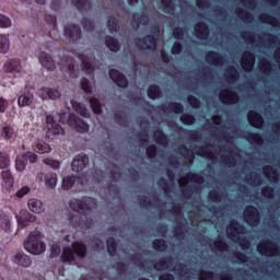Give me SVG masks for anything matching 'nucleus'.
Wrapping results in <instances>:
<instances>
[{
	"mask_svg": "<svg viewBox=\"0 0 280 280\" xmlns=\"http://www.w3.org/2000/svg\"><path fill=\"white\" fill-rule=\"evenodd\" d=\"M75 183H78L79 185H84L82 183V179H80V177L69 175L63 177L61 187L65 191H69V189H71V187H73Z\"/></svg>",
	"mask_w": 280,
	"mask_h": 280,
	"instance_id": "4be33fe9",
	"label": "nucleus"
},
{
	"mask_svg": "<svg viewBox=\"0 0 280 280\" xmlns=\"http://www.w3.org/2000/svg\"><path fill=\"white\" fill-rule=\"evenodd\" d=\"M82 25L86 32H93L95 30V24L90 19H83Z\"/></svg>",
	"mask_w": 280,
	"mask_h": 280,
	"instance_id": "5fc2aeb1",
	"label": "nucleus"
},
{
	"mask_svg": "<svg viewBox=\"0 0 280 280\" xmlns=\"http://www.w3.org/2000/svg\"><path fill=\"white\" fill-rule=\"evenodd\" d=\"M68 125L70 128H72V130H75V132H89V124H86L80 117L75 116V114H70L68 118Z\"/></svg>",
	"mask_w": 280,
	"mask_h": 280,
	"instance_id": "423d86ee",
	"label": "nucleus"
},
{
	"mask_svg": "<svg viewBox=\"0 0 280 280\" xmlns=\"http://www.w3.org/2000/svg\"><path fill=\"white\" fill-rule=\"evenodd\" d=\"M257 250L260 253V255H265L266 257H275V255L279 253L277 245L270 241L260 243L257 246Z\"/></svg>",
	"mask_w": 280,
	"mask_h": 280,
	"instance_id": "6e6552de",
	"label": "nucleus"
},
{
	"mask_svg": "<svg viewBox=\"0 0 280 280\" xmlns=\"http://www.w3.org/2000/svg\"><path fill=\"white\" fill-rule=\"evenodd\" d=\"M44 163L46 165H49L50 167H52V170H59L60 168V162L51 160V159H45Z\"/></svg>",
	"mask_w": 280,
	"mask_h": 280,
	"instance_id": "13d9d810",
	"label": "nucleus"
},
{
	"mask_svg": "<svg viewBox=\"0 0 280 280\" xmlns=\"http://www.w3.org/2000/svg\"><path fill=\"white\" fill-rule=\"evenodd\" d=\"M71 106L78 115H81V117H91V114L84 104L79 103L78 101H71Z\"/></svg>",
	"mask_w": 280,
	"mask_h": 280,
	"instance_id": "c756f323",
	"label": "nucleus"
},
{
	"mask_svg": "<svg viewBox=\"0 0 280 280\" xmlns=\"http://www.w3.org/2000/svg\"><path fill=\"white\" fill-rule=\"evenodd\" d=\"M153 139L155 143H160L161 145H167V137L159 130L154 132Z\"/></svg>",
	"mask_w": 280,
	"mask_h": 280,
	"instance_id": "c03bdc74",
	"label": "nucleus"
},
{
	"mask_svg": "<svg viewBox=\"0 0 280 280\" xmlns=\"http://www.w3.org/2000/svg\"><path fill=\"white\" fill-rule=\"evenodd\" d=\"M154 268L155 270H173L175 272H177V275H179V277H185V275H187V267L186 266H183V265H179V264H176L174 266V259L172 258H167L165 260H162L158 264L154 265Z\"/></svg>",
	"mask_w": 280,
	"mask_h": 280,
	"instance_id": "39448f33",
	"label": "nucleus"
},
{
	"mask_svg": "<svg viewBox=\"0 0 280 280\" xmlns=\"http://www.w3.org/2000/svg\"><path fill=\"white\" fill-rule=\"evenodd\" d=\"M162 10L166 12V14H173L174 4H172V0H162Z\"/></svg>",
	"mask_w": 280,
	"mask_h": 280,
	"instance_id": "de8ad7c7",
	"label": "nucleus"
},
{
	"mask_svg": "<svg viewBox=\"0 0 280 280\" xmlns=\"http://www.w3.org/2000/svg\"><path fill=\"white\" fill-rule=\"evenodd\" d=\"M18 104L21 108L24 106H32V104H34V93L26 90L23 95L18 98Z\"/></svg>",
	"mask_w": 280,
	"mask_h": 280,
	"instance_id": "a211bd4d",
	"label": "nucleus"
},
{
	"mask_svg": "<svg viewBox=\"0 0 280 280\" xmlns=\"http://www.w3.org/2000/svg\"><path fill=\"white\" fill-rule=\"evenodd\" d=\"M81 89L84 91V93H91V85L86 78L81 79Z\"/></svg>",
	"mask_w": 280,
	"mask_h": 280,
	"instance_id": "bf43d9fd",
	"label": "nucleus"
},
{
	"mask_svg": "<svg viewBox=\"0 0 280 280\" xmlns=\"http://www.w3.org/2000/svg\"><path fill=\"white\" fill-rule=\"evenodd\" d=\"M38 60L40 65L47 69V71H54L56 69V62H54V59L49 54L45 51L39 52Z\"/></svg>",
	"mask_w": 280,
	"mask_h": 280,
	"instance_id": "ddd939ff",
	"label": "nucleus"
},
{
	"mask_svg": "<svg viewBox=\"0 0 280 280\" xmlns=\"http://www.w3.org/2000/svg\"><path fill=\"white\" fill-rule=\"evenodd\" d=\"M10 51V38L8 35L0 34V54H8Z\"/></svg>",
	"mask_w": 280,
	"mask_h": 280,
	"instance_id": "f704fd0d",
	"label": "nucleus"
},
{
	"mask_svg": "<svg viewBox=\"0 0 280 280\" xmlns=\"http://www.w3.org/2000/svg\"><path fill=\"white\" fill-rule=\"evenodd\" d=\"M30 211L32 213H43L45 211V206H43V201L32 198L27 202Z\"/></svg>",
	"mask_w": 280,
	"mask_h": 280,
	"instance_id": "bb28decb",
	"label": "nucleus"
},
{
	"mask_svg": "<svg viewBox=\"0 0 280 280\" xmlns=\"http://www.w3.org/2000/svg\"><path fill=\"white\" fill-rule=\"evenodd\" d=\"M0 228H2L3 231L9 233L11 223H10V217L8 214H0Z\"/></svg>",
	"mask_w": 280,
	"mask_h": 280,
	"instance_id": "ea45409f",
	"label": "nucleus"
},
{
	"mask_svg": "<svg viewBox=\"0 0 280 280\" xmlns=\"http://www.w3.org/2000/svg\"><path fill=\"white\" fill-rule=\"evenodd\" d=\"M135 44L140 49H151V50L156 49V38H154V36L152 35H148L143 39L136 38Z\"/></svg>",
	"mask_w": 280,
	"mask_h": 280,
	"instance_id": "9b49d317",
	"label": "nucleus"
},
{
	"mask_svg": "<svg viewBox=\"0 0 280 280\" xmlns=\"http://www.w3.org/2000/svg\"><path fill=\"white\" fill-rule=\"evenodd\" d=\"M107 30L110 32V34H117V32H119V22L115 16L107 18Z\"/></svg>",
	"mask_w": 280,
	"mask_h": 280,
	"instance_id": "72a5a7b5",
	"label": "nucleus"
},
{
	"mask_svg": "<svg viewBox=\"0 0 280 280\" xmlns=\"http://www.w3.org/2000/svg\"><path fill=\"white\" fill-rule=\"evenodd\" d=\"M220 100L223 104H236L237 102V94L230 90H223L220 93Z\"/></svg>",
	"mask_w": 280,
	"mask_h": 280,
	"instance_id": "6ab92c4d",
	"label": "nucleus"
},
{
	"mask_svg": "<svg viewBox=\"0 0 280 280\" xmlns=\"http://www.w3.org/2000/svg\"><path fill=\"white\" fill-rule=\"evenodd\" d=\"M58 255H60V246H58L57 244L52 245L50 247V256L51 257H58Z\"/></svg>",
	"mask_w": 280,
	"mask_h": 280,
	"instance_id": "69168bd1",
	"label": "nucleus"
},
{
	"mask_svg": "<svg viewBox=\"0 0 280 280\" xmlns=\"http://www.w3.org/2000/svg\"><path fill=\"white\" fill-rule=\"evenodd\" d=\"M90 106L96 115H100L102 113V105L100 104V101L97 98H90Z\"/></svg>",
	"mask_w": 280,
	"mask_h": 280,
	"instance_id": "a18cd8bd",
	"label": "nucleus"
},
{
	"mask_svg": "<svg viewBox=\"0 0 280 280\" xmlns=\"http://www.w3.org/2000/svg\"><path fill=\"white\" fill-rule=\"evenodd\" d=\"M61 69L69 73L72 78H78L75 74V61L73 58H66L65 61H61Z\"/></svg>",
	"mask_w": 280,
	"mask_h": 280,
	"instance_id": "412c9836",
	"label": "nucleus"
},
{
	"mask_svg": "<svg viewBox=\"0 0 280 280\" xmlns=\"http://www.w3.org/2000/svg\"><path fill=\"white\" fill-rule=\"evenodd\" d=\"M260 69L264 73H270L272 66L268 61H260Z\"/></svg>",
	"mask_w": 280,
	"mask_h": 280,
	"instance_id": "e2e57ef3",
	"label": "nucleus"
},
{
	"mask_svg": "<svg viewBox=\"0 0 280 280\" xmlns=\"http://www.w3.org/2000/svg\"><path fill=\"white\" fill-rule=\"evenodd\" d=\"M45 185L47 189H56V185H58V175L56 173H47L45 175Z\"/></svg>",
	"mask_w": 280,
	"mask_h": 280,
	"instance_id": "2f4dec72",
	"label": "nucleus"
},
{
	"mask_svg": "<svg viewBox=\"0 0 280 280\" xmlns=\"http://www.w3.org/2000/svg\"><path fill=\"white\" fill-rule=\"evenodd\" d=\"M198 154L199 156H203V159H210L211 161L218 160L215 153L211 151V145L201 149Z\"/></svg>",
	"mask_w": 280,
	"mask_h": 280,
	"instance_id": "e433bc0d",
	"label": "nucleus"
},
{
	"mask_svg": "<svg viewBox=\"0 0 280 280\" xmlns=\"http://www.w3.org/2000/svg\"><path fill=\"white\" fill-rule=\"evenodd\" d=\"M42 100H58L60 98V91L51 88H44L40 90Z\"/></svg>",
	"mask_w": 280,
	"mask_h": 280,
	"instance_id": "5701e85b",
	"label": "nucleus"
},
{
	"mask_svg": "<svg viewBox=\"0 0 280 280\" xmlns=\"http://www.w3.org/2000/svg\"><path fill=\"white\" fill-rule=\"evenodd\" d=\"M205 179H202V176L196 175V174H188L187 179H179L178 183L180 187H189L191 183H196V185H202Z\"/></svg>",
	"mask_w": 280,
	"mask_h": 280,
	"instance_id": "aec40b11",
	"label": "nucleus"
},
{
	"mask_svg": "<svg viewBox=\"0 0 280 280\" xmlns=\"http://www.w3.org/2000/svg\"><path fill=\"white\" fill-rule=\"evenodd\" d=\"M10 167V154L7 152H0V170H7Z\"/></svg>",
	"mask_w": 280,
	"mask_h": 280,
	"instance_id": "a19ab883",
	"label": "nucleus"
},
{
	"mask_svg": "<svg viewBox=\"0 0 280 280\" xmlns=\"http://www.w3.org/2000/svg\"><path fill=\"white\" fill-rule=\"evenodd\" d=\"M262 196H265V198H272L275 196L272 188L270 187L264 188Z\"/></svg>",
	"mask_w": 280,
	"mask_h": 280,
	"instance_id": "774afa93",
	"label": "nucleus"
},
{
	"mask_svg": "<svg viewBox=\"0 0 280 280\" xmlns=\"http://www.w3.org/2000/svg\"><path fill=\"white\" fill-rule=\"evenodd\" d=\"M86 165H89V155L80 153L71 163L72 172H82V170H85Z\"/></svg>",
	"mask_w": 280,
	"mask_h": 280,
	"instance_id": "9d476101",
	"label": "nucleus"
},
{
	"mask_svg": "<svg viewBox=\"0 0 280 280\" xmlns=\"http://www.w3.org/2000/svg\"><path fill=\"white\" fill-rule=\"evenodd\" d=\"M2 137L7 140L10 141L12 137H14V129L10 126H5L2 129Z\"/></svg>",
	"mask_w": 280,
	"mask_h": 280,
	"instance_id": "8fccbe9b",
	"label": "nucleus"
},
{
	"mask_svg": "<svg viewBox=\"0 0 280 280\" xmlns=\"http://www.w3.org/2000/svg\"><path fill=\"white\" fill-rule=\"evenodd\" d=\"M180 120L183 121V124H185L186 126H191V124H194L196 120L194 119V116H189V115H184L180 117Z\"/></svg>",
	"mask_w": 280,
	"mask_h": 280,
	"instance_id": "680f3d73",
	"label": "nucleus"
},
{
	"mask_svg": "<svg viewBox=\"0 0 280 280\" xmlns=\"http://www.w3.org/2000/svg\"><path fill=\"white\" fill-rule=\"evenodd\" d=\"M23 156L26 159V162L30 161V163H36V161H38V155L34 152L23 153Z\"/></svg>",
	"mask_w": 280,
	"mask_h": 280,
	"instance_id": "4d7b16f0",
	"label": "nucleus"
},
{
	"mask_svg": "<svg viewBox=\"0 0 280 280\" xmlns=\"http://www.w3.org/2000/svg\"><path fill=\"white\" fill-rule=\"evenodd\" d=\"M4 71L5 73H21V71H23V67H21V60H8L4 65Z\"/></svg>",
	"mask_w": 280,
	"mask_h": 280,
	"instance_id": "dca6fc26",
	"label": "nucleus"
},
{
	"mask_svg": "<svg viewBox=\"0 0 280 280\" xmlns=\"http://www.w3.org/2000/svg\"><path fill=\"white\" fill-rule=\"evenodd\" d=\"M153 248L155 250H160V252H163V250H166L167 249V244L165 243L164 240H155L153 242Z\"/></svg>",
	"mask_w": 280,
	"mask_h": 280,
	"instance_id": "603ef678",
	"label": "nucleus"
},
{
	"mask_svg": "<svg viewBox=\"0 0 280 280\" xmlns=\"http://www.w3.org/2000/svg\"><path fill=\"white\" fill-rule=\"evenodd\" d=\"M241 65L244 71H252L255 67V55L250 51H245L241 59Z\"/></svg>",
	"mask_w": 280,
	"mask_h": 280,
	"instance_id": "f8f14e48",
	"label": "nucleus"
},
{
	"mask_svg": "<svg viewBox=\"0 0 280 280\" xmlns=\"http://www.w3.org/2000/svg\"><path fill=\"white\" fill-rule=\"evenodd\" d=\"M65 35L69 43H77L82 38V30L75 24H70L65 27Z\"/></svg>",
	"mask_w": 280,
	"mask_h": 280,
	"instance_id": "1a4fd4ad",
	"label": "nucleus"
},
{
	"mask_svg": "<svg viewBox=\"0 0 280 280\" xmlns=\"http://www.w3.org/2000/svg\"><path fill=\"white\" fill-rule=\"evenodd\" d=\"M69 207L72 211H77V213H86V211L95 209L97 207V202L91 197H85L81 200H70Z\"/></svg>",
	"mask_w": 280,
	"mask_h": 280,
	"instance_id": "20e7f679",
	"label": "nucleus"
},
{
	"mask_svg": "<svg viewBox=\"0 0 280 280\" xmlns=\"http://www.w3.org/2000/svg\"><path fill=\"white\" fill-rule=\"evenodd\" d=\"M12 25V21L10 18L0 14V27H10Z\"/></svg>",
	"mask_w": 280,
	"mask_h": 280,
	"instance_id": "6e6d98bb",
	"label": "nucleus"
},
{
	"mask_svg": "<svg viewBox=\"0 0 280 280\" xmlns=\"http://www.w3.org/2000/svg\"><path fill=\"white\" fill-rule=\"evenodd\" d=\"M200 280H213V273L208 272V271H201L199 275Z\"/></svg>",
	"mask_w": 280,
	"mask_h": 280,
	"instance_id": "0e129e2a",
	"label": "nucleus"
},
{
	"mask_svg": "<svg viewBox=\"0 0 280 280\" xmlns=\"http://www.w3.org/2000/svg\"><path fill=\"white\" fill-rule=\"evenodd\" d=\"M226 235L230 240H232V242H235V244H240L243 250H247V248H250V243H244V241L242 240V235H244V228H242L240 223L235 221L231 222L228 226Z\"/></svg>",
	"mask_w": 280,
	"mask_h": 280,
	"instance_id": "7ed1b4c3",
	"label": "nucleus"
},
{
	"mask_svg": "<svg viewBox=\"0 0 280 280\" xmlns=\"http://www.w3.org/2000/svg\"><path fill=\"white\" fill-rule=\"evenodd\" d=\"M72 4L74 8H78V10L91 9V2H89V0H72Z\"/></svg>",
	"mask_w": 280,
	"mask_h": 280,
	"instance_id": "79ce46f5",
	"label": "nucleus"
},
{
	"mask_svg": "<svg viewBox=\"0 0 280 280\" xmlns=\"http://www.w3.org/2000/svg\"><path fill=\"white\" fill-rule=\"evenodd\" d=\"M48 135H65V129L60 125L56 124L55 126H49Z\"/></svg>",
	"mask_w": 280,
	"mask_h": 280,
	"instance_id": "09e8293b",
	"label": "nucleus"
},
{
	"mask_svg": "<svg viewBox=\"0 0 280 280\" xmlns=\"http://www.w3.org/2000/svg\"><path fill=\"white\" fill-rule=\"evenodd\" d=\"M16 219L18 224L22 228L25 226L26 222H36V217H34V214L30 213L27 210H21Z\"/></svg>",
	"mask_w": 280,
	"mask_h": 280,
	"instance_id": "b1692460",
	"label": "nucleus"
},
{
	"mask_svg": "<svg viewBox=\"0 0 280 280\" xmlns=\"http://www.w3.org/2000/svg\"><path fill=\"white\" fill-rule=\"evenodd\" d=\"M195 34L197 38H200L201 40H206V38H209V27H207V24L199 22L195 26Z\"/></svg>",
	"mask_w": 280,
	"mask_h": 280,
	"instance_id": "393cba45",
	"label": "nucleus"
},
{
	"mask_svg": "<svg viewBox=\"0 0 280 280\" xmlns=\"http://www.w3.org/2000/svg\"><path fill=\"white\" fill-rule=\"evenodd\" d=\"M264 174L267 176L268 180H271L272 183L279 178V174H277V171L272 166H266L264 168Z\"/></svg>",
	"mask_w": 280,
	"mask_h": 280,
	"instance_id": "c9c22d12",
	"label": "nucleus"
},
{
	"mask_svg": "<svg viewBox=\"0 0 280 280\" xmlns=\"http://www.w3.org/2000/svg\"><path fill=\"white\" fill-rule=\"evenodd\" d=\"M221 161L228 165V167H235L237 165V159L235 152L231 151L228 155L221 154Z\"/></svg>",
	"mask_w": 280,
	"mask_h": 280,
	"instance_id": "473e14b6",
	"label": "nucleus"
},
{
	"mask_svg": "<svg viewBox=\"0 0 280 280\" xmlns=\"http://www.w3.org/2000/svg\"><path fill=\"white\" fill-rule=\"evenodd\" d=\"M105 45L109 49V51H113L114 54H117V51L121 49V44L119 43V40L110 35L105 37Z\"/></svg>",
	"mask_w": 280,
	"mask_h": 280,
	"instance_id": "a878e982",
	"label": "nucleus"
},
{
	"mask_svg": "<svg viewBox=\"0 0 280 280\" xmlns=\"http://www.w3.org/2000/svg\"><path fill=\"white\" fill-rule=\"evenodd\" d=\"M209 198L212 200V202H220L222 200V197L220 196V192L212 190L209 192Z\"/></svg>",
	"mask_w": 280,
	"mask_h": 280,
	"instance_id": "052dcab7",
	"label": "nucleus"
},
{
	"mask_svg": "<svg viewBox=\"0 0 280 280\" xmlns=\"http://www.w3.org/2000/svg\"><path fill=\"white\" fill-rule=\"evenodd\" d=\"M13 264L22 266V268H30V266H32V258L24 253H16L13 256Z\"/></svg>",
	"mask_w": 280,
	"mask_h": 280,
	"instance_id": "2eb2a0df",
	"label": "nucleus"
},
{
	"mask_svg": "<svg viewBox=\"0 0 280 280\" xmlns=\"http://www.w3.org/2000/svg\"><path fill=\"white\" fill-rule=\"evenodd\" d=\"M166 110H167V113L180 114V113H183V105H180L178 103H171Z\"/></svg>",
	"mask_w": 280,
	"mask_h": 280,
	"instance_id": "864d4df0",
	"label": "nucleus"
},
{
	"mask_svg": "<svg viewBox=\"0 0 280 280\" xmlns=\"http://www.w3.org/2000/svg\"><path fill=\"white\" fill-rule=\"evenodd\" d=\"M25 167H27V161L24 155H18L15 159V170L16 172H25Z\"/></svg>",
	"mask_w": 280,
	"mask_h": 280,
	"instance_id": "4c0bfd02",
	"label": "nucleus"
},
{
	"mask_svg": "<svg viewBox=\"0 0 280 280\" xmlns=\"http://www.w3.org/2000/svg\"><path fill=\"white\" fill-rule=\"evenodd\" d=\"M35 152H38V154H47V152H51V147H49L45 141L38 140Z\"/></svg>",
	"mask_w": 280,
	"mask_h": 280,
	"instance_id": "58836bf2",
	"label": "nucleus"
},
{
	"mask_svg": "<svg viewBox=\"0 0 280 280\" xmlns=\"http://www.w3.org/2000/svg\"><path fill=\"white\" fill-rule=\"evenodd\" d=\"M243 218L249 226H257L259 224V211L253 206L245 209Z\"/></svg>",
	"mask_w": 280,
	"mask_h": 280,
	"instance_id": "0eeeda50",
	"label": "nucleus"
},
{
	"mask_svg": "<svg viewBox=\"0 0 280 280\" xmlns=\"http://www.w3.org/2000/svg\"><path fill=\"white\" fill-rule=\"evenodd\" d=\"M188 102H189L190 106H192V108L200 107V101H198V98H196L194 96H189Z\"/></svg>",
	"mask_w": 280,
	"mask_h": 280,
	"instance_id": "338daca9",
	"label": "nucleus"
},
{
	"mask_svg": "<svg viewBox=\"0 0 280 280\" xmlns=\"http://www.w3.org/2000/svg\"><path fill=\"white\" fill-rule=\"evenodd\" d=\"M206 61L209 65H215L217 67H222V65H224V58L217 52H208L206 56Z\"/></svg>",
	"mask_w": 280,
	"mask_h": 280,
	"instance_id": "c85d7f7f",
	"label": "nucleus"
},
{
	"mask_svg": "<svg viewBox=\"0 0 280 280\" xmlns=\"http://www.w3.org/2000/svg\"><path fill=\"white\" fill-rule=\"evenodd\" d=\"M161 95V91L159 90V86L156 85H150L148 90V96L151 100H156Z\"/></svg>",
	"mask_w": 280,
	"mask_h": 280,
	"instance_id": "49530a36",
	"label": "nucleus"
},
{
	"mask_svg": "<svg viewBox=\"0 0 280 280\" xmlns=\"http://www.w3.org/2000/svg\"><path fill=\"white\" fill-rule=\"evenodd\" d=\"M93 58V55H79V59L82 62V69L85 71V73H93V71H95V67L93 66V62H91Z\"/></svg>",
	"mask_w": 280,
	"mask_h": 280,
	"instance_id": "f3484780",
	"label": "nucleus"
},
{
	"mask_svg": "<svg viewBox=\"0 0 280 280\" xmlns=\"http://www.w3.org/2000/svg\"><path fill=\"white\" fill-rule=\"evenodd\" d=\"M247 117L249 124L254 126V128H261V126H264V118H261V115L256 112L250 110Z\"/></svg>",
	"mask_w": 280,
	"mask_h": 280,
	"instance_id": "cd10ccee",
	"label": "nucleus"
},
{
	"mask_svg": "<svg viewBox=\"0 0 280 280\" xmlns=\"http://www.w3.org/2000/svg\"><path fill=\"white\" fill-rule=\"evenodd\" d=\"M109 77L117 86H120V89H126V86H128V80H126V77H124L119 70H109Z\"/></svg>",
	"mask_w": 280,
	"mask_h": 280,
	"instance_id": "4468645a",
	"label": "nucleus"
},
{
	"mask_svg": "<svg viewBox=\"0 0 280 280\" xmlns=\"http://www.w3.org/2000/svg\"><path fill=\"white\" fill-rule=\"evenodd\" d=\"M1 176L7 185H9L10 187L14 185V176H12V172L10 170L2 171Z\"/></svg>",
	"mask_w": 280,
	"mask_h": 280,
	"instance_id": "37998d69",
	"label": "nucleus"
},
{
	"mask_svg": "<svg viewBox=\"0 0 280 280\" xmlns=\"http://www.w3.org/2000/svg\"><path fill=\"white\" fill-rule=\"evenodd\" d=\"M43 233L40 231H34L28 235V238L24 242V248L31 255H43L47 250V245L43 242Z\"/></svg>",
	"mask_w": 280,
	"mask_h": 280,
	"instance_id": "f257e3e1",
	"label": "nucleus"
},
{
	"mask_svg": "<svg viewBox=\"0 0 280 280\" xmlns=\"http://www.w3.org/2000/svg\"><path fill=\"white\" fill-rule=\"evenodd\" d=\"M85 255H86V246L82 243H74L72 245V248L66 247L62 250L61 261H63V264H71L75 261V257H80L81 259H83Z\"/></svg>",
	"mask_w": 280,
	"mask_h": 280,
	"instance_id": "f03ea898",
	"label": "nucleus"
},
{
	"mask_svg": "<svg viewBox=\"0 0 280 280\" xmlns=\"http://www.w3.org/2000/svg\"><path fill=\"white\" fill-rule=\"evenodd\" d=\"M148 15L142 14H133L132 20H131V27H133V30H138L139 25H145L148 24Z\"/></svg>",
	"mask_w": 280,
	"mask_h": 280,
	"instance_id": "7c9ffc66",
	"label": "nucleus"
},
{
	"mask_svg": "<svg viewBox=\"0 0 280 280\" xmlns=\"http://www.w3.org/2000/svg\"><path fill=\"white\" fill-rule=\"evenodd\" d=\"M117 243L115 242V238H108L107 240V250L109 255H116L117 253Z\"/></svg>",
	"mask_w": 280,
	"mask_h": 280,
	"instance_id": "3c124183",
	"label": "nucleus"
}]
</instances>
